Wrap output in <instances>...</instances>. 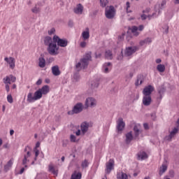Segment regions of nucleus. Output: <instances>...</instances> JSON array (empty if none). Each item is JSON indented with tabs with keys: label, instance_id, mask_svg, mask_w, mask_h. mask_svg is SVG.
I'll return each instance as SVG.
<instances>
[{
	"label": "nucleus",
	"instance_id": "bb28decb",
	"mask_svg": "<svg viewBox=\"0 0 179 179\" xmlns=\"http://www.w3.org/2000/svg\"><path fill=\"white\" fill-rule=\"evenodd\" d=\"M134 131L135 138H138V136H139L141 132V129L139 128V125L134 126Z\"/></svg>",
	"mask_w": 179,
	"mask_h": 179
},
{
	"label": "nucleus",
	"instance_id": "37998d69",
	"mask_svg": "<svg viewBox=\"0 0 179 179\" xmlns=\"http://www.w3.org/2000/svg\"><path fill=\"white\" fill-rule=\"evenodd\" d=\"M158 93L159 94V99H163V94L164 93V88H161L160 90H159Z\"/></svg>",
	"mask_w": 179,
	"mask_h": 179
},
{
	"label": "nucleus",
	"instance_id": "864d4df0",
	"mask_svg": "<svg viewBox=\"0 0 179 179\" xmlns=\"http://www.w3.org/2000/svg\"><path fill=\"white\" fill-rule=\"evenodd\" d=\"M164 33L165 34H169V25L165 26V30H164Z\"/></svg>",
	"mask_w": 179,
	"mask_h": 179
},
{
	"label": "nucleus",
	"instance_id": "c85d7f7f",
	"mask_svg": "<svg viewBox=\"0 0 179 179\" xmlns=\"http://www.w3.org/2000/svg\"><path fill=\"white\" fill-rule=\"evenodd\" d=\"M151 43H152V38H147L140 41V45L143 46V45H145V44H150Z\"/></svg>",
	"mask_w": 179,
	"mask_h": 179
},
{
	"label": "nucleus",
	"instance_id": "0e129e2a",
	"mask_svg": "<svg viewBox=\"0 0 179 179\" xmlns=\"http://www.w3.org/2000/svg\"><path fill=\"white\" fill-rule=\"evenodd\" d=\"M95 57H96V58H100L101 57V55L100 53H98V54L96 53Z\"/></svg>",
	"mask_w": 179,
	"mask_h": 179
},
{
	"label": "nucleus",
	"instance_id": "4be33fe9",
	"mask_svg": "<svg viewBox=\"0 0 179 179\" xmlns=\"http://www.w3.org/2000/svg\"><path fill=\"white\" fill-rule=\"evenodd\" d=\"M52 73L54 76H59L61 75V71H59V67L58 66H54L52 67Z\"/></svg>",
	"mask_w": 179,
	"mask_h": 179
},
{
	"label": "nucleus",
	"instance_id": "20e7f679",
	"mask_svg": "<svg viewBox=\"0 0 179 179\" xmlns=\"http://www.w3.org/2000/svg\"><path fill=\"white\" fill-rule=\"evenodd\" d=\"M115 12V8H114L113 6H106L105 10V16L107 19H114Z\"/></svg>",
	"mask_w": 179,
	"mask_h": 179
},
{
	"label": "nucleus",
	"instance_id": "c756f323",
	"mask_svg": "<svg viewBox=\"0 0 179 179\" xmlns=\"http://www.w3.org/2000/svg\"><path fill=\"white\" fill-rule=\"evenodd\" d=\"M38 66L40 68H45V59L44 57H39L38 59Z\"/></svg>",
	"mask_w": 179,
	"mask_h": 179
},
{
	"label": "nucleus",
	"instance_id": "f704fd0d",
	"mask_svg": "<svg viewBox=\"0 0 179 179\" xmlns=\"http://www.w3.org/2000/svg\"><path fill=\"white\" fill-rule=\"evenodd\" d=\"M142 83H143V77L138 76L135 83L136 86H140V85H142Z\"/></svg>",
	"mask_w": 179,
	"mask_h": 179
},
{
	"label": "nucleus",
	"instance_id": "774afa93",
	"mask_svg": "<svg viewBox=\"0 0 179 179\" xmlns=\"http://www.w3.org/2000/svg\"><path fill=\"white\" fill-rule=\"evenodd\" d=\"M16 87H17L16 84H13V85H12V89H16Z\"/></svg>",
	"mask_w": 179,
	"mask_h": 179
},
{
	"label": "nucleus",
	"instance_id": "7ed1b4c3",
	"mask_svg": "<svg viewBox=\"0 0 179 179\" xmlns=\"http://www.w3.org/2000/svg\"><path fill=\"white\" fill-rule=\"evenodd\" d=\"M85 108V106H83V103L79 102L77 103L73 108L71 110H69L68 112L69 115H73V114H79L83 111V109Z\"/></svg>",
	"mask_w": 179,
	"mask_h": 179
},
{
	"label": "nucleus",
	"instance_id": "2f4dec72",
	"mask_svg": "<svg viewBox=\"0 0 179 179\" xmlns=\"http://www.w3.org/2000/svg\"><path fill=\"white\" fill-rule=\"evenodd\" d=\"M157 70L158 71V72H161V73H163V72L166 71V66H164V64H158L157 66Z\"/></svg>",
	"mask_w": 179,
	"mask_h": 179
},
{
	"label": "nucleus",
	"instance_id": "6e6552de",
	"mask_svg": "<svg viewBox=\"0 0 179 179\" xmlns=\"http://www.w3.org/2000/svg\"><path fill=\"white\" fill-rule=\"evenodd\" d=\"M15 82H16V77L12 74L6 76L3 78L4 85H11V83H15Z\"/></svg>",
	"mask_w": 179,
	"mask_h": 179
},
{
	"label": "nucleus",
	"instance_id": "e433bc0d",
	"mask_svg": "<svg viewBox=\"0 0 179 179\" xmlns=\"http://www.w3.org/2000/svg\"><path fill=\"white\" fill-rule=\"evenodd\" d=\"M105 57L106 59H113V53L111 52V50L106 51Z\"/></svg>",
	"mask_w": 179,
	"mask_h": 179
},
{
	"label": "nucleus",
	"instance_id": "cd10ccee",
	"mask_svg": "<svg viewBox=\"0 0 179 179\" xmlns=\"http://www.w3.org/2000/svg\"><path fill=\"white\" fill-rule=\"evenodd\" d=\"M54 43H52V38H51V37L50 36H46L44 39V44L45 45H48L50 46V44H53Z\"/></svg>",
	"mask_w": 179,
	"mask_h": 179
},
{
	"label": "nucleus",
	"instance_id": "ddd939ff",
	"mask_svg": "<svg viewBox=\"0 0 179 179\" xmlns=\"http://www.w3.org/2000/svg\"><path fill=\"white\" fill-rule=\"evenodd\" d=\"M155 90V87L152 85L145 87L143 90V96H151L152 92Z\"/></svg>",
	"mask_w": 179,
	"mask_h": 179
},
{
	"label": "nucleus",
	"instance_id": "423d86ee",
	"mask_svg": "<svg viewBox=\"0 0 179 179\" xmlns=\"http://www.w3.org/2000/svg\"><path fill=\"white\" fill-rule=\"evenodd\" d=\"M53 42L57 43L59 47L65 48L68 45V41L66 39H62L57 35L53 36Z\"/></svg>",
	"mask_w": 179,
	"mask_h": 179
},
{
	"label": "nucleus",
	"instance_id": "5fc2aeb1",
	"mask_svg": "<svg viewBox=\"0 0 179 179\" xmlns=\"http://www.w3.org/2000/svg\"><path fill=\"white\" fill-rule=\"evenodd\" d=\"M141 17L142 20H146L148 19V16L145 14L141 15Z\"/></svg>",
	"mask_w": 179,
	"mask_h": 179
},
{
	"label": "nucleus",
	"instance_id": "a211bd4d",
	"mask_svg": "<svg viewBox=\"0 0 179 179\" xmlns=\"http://www.w3.org/2000/svg\"><path fill=\"white\" fill-rule=\"evenodd\" d=\"M89 122H84L80 124L81 135H85L89 131Z\"/></svg>",
	"mask_w": 179,
	"mask_h": 179
},
{
	"label": "nucleus",
	"instance_id": "e2e57ef3",
	"mask_svg": "<svg viewBox=\"0 0 179 179\" xmlns=\"http://www.w3.org/2000/svg\"><path fill=\"white\" fill-rule=\"evenodd\" d=\"M38 148H40V142L36 143V147L34 148V149H37Z\"/></svg>",
	"mask_w": 179,
	"mask_h": 179
},
{
	"label": "nucleus",
	"instance_id": "f8f14e48",
	"mask_svg": "<svg viewBox=\"0 0 179 179\" xmlns=\"http://www.w3.org/2000/svg\"><path fill=\"white\" fill-rule=\"evenodd\" d=\"M4 61L7 62V64L9 65L10 69H15V58L10 57H5Z\"/></svg>",
	"mask_w": 179,
	"mask_h": 179
},
{
	"label": "nucleus",
	"instance_id": "de8ad7c7",
	"mask_svg": "<svg viewBox=\"0 0 179 179\" xmlns=\"http://www.w3.org/2000/svg\"><path fill=\"white\" fill-rule=\"evenodd\" d=\"M10 84H5V89L7 92V93H9L10 91V87L9 86Z\"/></svg>",
	"mask_w": 179,
	"mask_h": 179
},
{
	"label": "nucleus",
	"instance_id": "dca6fc26",
	"mask_svg": "<svg viewBox=\"0 0 179 179\" xmlns=\"http://www.w3.org/2000/svg\"><path fill=\"white\" fill-rule=\"evenodd\" d=\"M83 9H85L83 5H82L81 3H78L73 8V12L74 13H76V15H82L83 13Z\"/></svg>",
	"mask_w": 179,
	"mask_h": 179
},
{
	"label": "nucleus",
	"instance_id": "052dcab7",
	"mask_svg": "<svg viewBox=\"0 0 179 179\" xmlns=\"http://www.w3.org/2000/svg\"><path fill=\"white\" fill-rule=\"evenodd\" d=\"M69 26L70 27H72L73 26V21H69Z\"/></svg>",
	"mask_w": 179,
	"mask_h": 179
},
{
	"label": "nucleus",
	"instance_id": "aec40b11",
	"mask_svg": "<svg viewBox=\"0 0 179 179\" xmlns=\"http://www.w3.org/2000/svg\"><path fill=\"white\" fill-rule=\"evenodd\" d=\"M48 171L54 174V176H58V169H56L52 164L48 165Z\"/></svg>",
	"mask_w": 179,
	"mask_h": 179
},
{
	"label": "nucleus",
	"instance_id": "39448f33",
	"mask_svg": "<svg viewBox=\"0 0 179 179\" xmlns=\"http://www.w3.org/2000/svg\"><path fill=\"white\" fill-rule=\"evenodd\" d=\"M59 50V48L57 47L56 42L50 44V46H48L47 48L48 52L50 55H58V54H59V52L58 51Z\"/></svg>",
	"mask_w": 179,
	"mask_h": 179
},
{
	"label": "nucleus",
	"instance_id": "58836bf2",
	"mask_svg": "<svg viewBox=\"0 0 179 179\" xmlns=\"http://www.w3.org/2000/svg\"><path fill=\"white\" fill-rule=\"evenodd\" d=\"M129 8H131V4L129 3V1H127L126 3V12L127 13H131L132 10H129Z\"/></svg>",
	"mask_w": 179,
	"mask_h": 179
},
{
	"label": "nucleus",
	"instance_id": "ea45409f",
	"mask_svg": "<svg viewBox=\"0 0 179 179\" xmlns=\"http://www.w3.org/2000/svg\"><path fill=\"white\" fill-rule=\"evenodd\" d=\"M101 2V6L102 8H106L107 5L108 4V0H100Z\"/></svg>",
	"mask_w": 179,
	"mask_h": 179
},
{
	"label": "nucleus",
	"instance_id": "49530a36",
	"mask_svg": "<svg viewBox=\"0 0 179 179\" xmlns=\"http://www.w3.org/2000/svg\"><path fill=\"white\" fill-rule=\"evenodd\" d=\"M70 140H71V142H78V140H76V136L73 134H71L70 136Z\"/></svg>",
	"mask_w": 179,
	"mask_h": 179
},
{
	"label": "nucleus",
	"instance_id": "b1692460",
	"mask_svg": "<svg viewBox=\"0 0 179 179\" xmlns=\"http://www.w3.org/2000/svg\"><path fill=\"white\" fill-rule=\"evenodd\" d=\"M30 156H31V154L30 153L29 151L27 152V155H24V159H22V164L24 166V167H27V165L26 164H27V162H29L27 159H29Z\"/></svg>",
	"mask_w": 179,
	"mask_h": 179
},
{
	"label": "nucleus",
	"instance_id": "c9c22d12",
	"mask_svg": "<svg viewBox=\"0 0 179 179\" xmlns=\"http://www.w3.org/2000/svg\"><path fill=\"white\" fill-rule=\"evenodd\" d=\"M117 179H128V176L123 172H120L117 173Z\"/></svg>",
	"mask_w": 179,
	"mask_h": 179
},
{
	"label": "nucleus",
	"instance_id": "9b49d317",
	"mask_svg": "<svg viewBox=\"0 0 179 179\" xmlns=\"http://www.w3.org/2000/svg\"><path fill=\"white\" fill-rule=\"evenodd\" d=\"M125 128V122H124V119L122 117H119L117 121V131L118 133L123 131Z\"/></svg>",
	"mask_w": 179,
	"mask_h": 179
},
{
	"label": "nucleus",
	"instance_id": "3c124183",
	"mask_svg": "<svg viewBox=\"0 0 179 179\" xmlns=\"http://www.w3.org/2000/svg\"><path fill=\"white\" fill-rule=\"evenodd\" d=\"M73 78H74L76 82H78V80L79 79H80V77L79 76V74H75Z\"/></svg>",
	"mask_w": 179,
	"mask_h": 179
},
{
	"label": "nucleus",
	"instance_id": "bf43d9fd",
	"mask_svg": "<svg viewBox=\"0 0 179 179\" xmlns=\"http://www.w3.org/2000/svg\"><path fill=\"white\" fill-rule=\"evenodd\" d=\"M143 127L145 129H149V124H148V123H144Z\"/></svg>",
	"mask_w": 179,
	"mask_h": 179
},
{
	"label": "nucleus",
	"instance_id": "338daca9",
	"mask_svg": "<svg viewBox=\"0 0 179 179\" xmlns=\"http://www.w3.org/2000/svg\"><path fill=\"white\" fill-rule=\"evenodd\" d=\"M13 134H15V131L13 129L10 131V135L12 136V135H13Z\"/></svg>",
	"mask_w": 179,
	"mask_h": 179
},
{
	"label": "nucleus",
	"instance_id": "f257e3e1",
	"mask_svg": "<svg viewBox=\"0 0 179 179\" xmlns=\"http://www.w3.org/2000/svg\"><path fill=\"white\" fill-rule=\"evenodd\" d=\"M48 93H50V87L48 85H45L36 90L34 93L29 92L27 101L28 103H34V101L40 100V99L43 97V94H48Z\"/></svg>",
	"mask_w": 179,
	"mask_h": 179
},
{
	"label": "nucleus",
	"instance_id": "72a5a7b5",
	"mask_svg": "<svg viewBox=\"0 0 179 179\" xmlns=\"http://www.w3.org/2000/svg\"><path fill=\"white\" fill-rule=\"evenodd\" d=\"M13 165V159H10L7 164L5 165L4 169L6 170V171H8V170H9L10 169V167H12V166Z\"/></svg>",
	"mask_w": 179,
	"mask_h": 179
},
{
	"label": "nucleus",
	"instance_id": "6e6d98bb",
	"mask_svg": "<svg viewBox=\"0 0 179 179\" xmlns=\"http://www.w3.org/2000/svg\"><path fill=\"white\" fill-rule=\"evenodd\" d=\"M43 83V80L39 79L36 83V85H37V86H40V85H41Z\"/></svg>",
	"mask_w": 179,
	"mask_h": 179
},
{
	"label": "nucleus",
	"instance_id": "f3484780",
	"mask_svg": "<svg viewBox=\"0 0 179 179\" xmlns=\"http://www.w3.org/2000/svg\"><path fill=\"white\" fill-rule=\"evenodd\" d=\"M143 104L146 107L150 106V104H152V96L143 95Z\"/></svg>",
	"mask_w": 179,
	"mask_h": 179
},
{
	"label": "nucleus",
	"instance_id": "13d9d810",
	"mask_svg": "<svg viewBox=\"0 0 179 179\" xmlns=\"http://www.w3.org/2000/svg\"><path fill=\"white\" fill-rule=\"evenodd\" d=\"M82 134V132H80V129H78L77 131H76V135L77 136H80V135Z\"/></svg>",
	"mask_w": 179,
	"mask_h": 179
},
{
	"label": "nucleus",
	"instance_id": "a19ab883",
	"mask_svg": "<svg viewBox=\"0 0 179 179\" xmlns=\"http://www.w3.org/2000/svg\"><path fill=\"white\" fill-rule=\"evenodd\" d=\"M158 15H159V13L155 11V13H153L152 15H148V17L149 20H150L152 17H157Z\"/></svg>",
	"mask_w": 179,
	"mask_h": 179
},
{
	"label": "nucleus",
	"instance_id": "4d7b16f0",
	"mask_svg": "<svg viewBox=\"0 0 179 179\" xmlns=\"http://www.w3.org/2000/svg\"><path fill=\"white\" fill-rule=\"evenodd\" d=\"M92 87H93V89H94V87H99V83H92Z\"/></svg>",
	"mask_w": 179,
	"mask_h": 179
},
{
	"label": "nucleus",
	"instance_id": "4468645a",
	"mask_svg": "<svg viewBox=\"0 0 179 179\" xmlns=\"http://www.w3.org/2000/svg\"><path fill=\"white\" fill-rule=\"evenodd\" d=\"M106 173L110 174L111 173V170L114 169V161L113 159H110L108 162L106 164Z\"/></svg>",
	"mask_w": 179,
	"mask_h": 179
},
{
	"label": "nucleus",
	"instance_id": "603ef678",
	"mask_svg": "<svg viewBox=\"0 0 179 179\" xmlns=\"http://www.w3.org/2000/svg\"><path fill=\"white\" fill-rule=\"evenodd\" d=\"M80 47H81L82 48H85V47H86V42L83 41L80 43Z\"/></svg>",
	"mask_w": 179,
	"mask_h": 179
},
{
	"label": "nucleus",
	"instance_id": "2eb2a0df",
	"mask_svg": "<svg viewBox=\"0 0 179 179\" xmlns=\"http://www.w3.org/2000/svg\"><path fill=\"white\" fill-rule=\"evenodd\" d=\"M166 0H163L161 3H157L155 6V11L158 13V15H160V10H162V9H164L166 8Z\"/></svg>",
	"mask_w": 179,
	"mask_h": 179
},
{
	"label": "nucleus",
	"instance_id": "4c0bfd02",
	"mask_svg": "<svg viewBox=\"0 0 179 179\" xmlns=\"http://www.w3.org/2000/svg\"><path fill=\"white\" fill-rule=\"evenodd\" d=\"M89 164H90L89 161L87 159H85L81 163V167L82 169H87V167H89Z\"/></svg>",
	"mask_w": 179,
	"mask_h": 179
},
{
	"label": "nucleus",
	"instance_id": "0eeeda50",
	"mask_svg": "<svg viewBox=\"0 0 179 179\" xmlns=\"http://www.w3.org/2000/svg\"><path fill=\"white\" fill-rule=\"evenodd\" d=\"M85 108H89V107L93 108L97 106V101L93 97H88L85 100Z\"/></svg>",
	"mask_w": 179,
	"mask_h": 179
},
{
	"label": "nucleus",
	"instance_id": "393cba45",
	"mask_svg": "<svg viewBox=\"0 0 179 179\" xmlns=\"http://www.w3.org/2000/svg\"><path fill=\"white\" fill-rule=\"evenodd\" d=\"M70 179H82V173L75 171L71 176Z\"/></svg>",
	"mask_w": 179,
	"mask_h": 179
},
{
	"label": "nucleus",
	"instance_id": "1a4fd4ad",
	"mask_svg": "<svg viewBox=\"0 0 179 179\" xmlns=\"http://www.w3.org/2000/svg\"><path fill=\"white\" fill-rule=\"evenodd\" d=\"M143 29H145V27L143 25H139L138 27L136 26H133L131 28V31L134 34V36H139L140 32L139 31H143Z\"/></svg>",
	"mask_w": 179,
	"mask_h": 179
},
{
	"label": "nucleus",
	"instance_id": "a18cd8bd",
	"mask_svg": "<svg viewBox=\"0 0 179 179\" xmlns=\"http://www.w3.org/2000/svg\"><path fill=\"white\" fill-rule=\"evenodd\" d=\"M32 12L33 13H38V12H40V8L37 7V6H36L34 8H32Z\"/></svg>",
	"mask_w": 179,
	"mask_h": 179
},
{
	"label": "nucleus",
	"instance_id": "a878e982",
	"mask_svg": "<svg viewBox=\"0 0 179 179\" xmlns=\"http://www.w3.org/2000/svg\"><path fill=\"white\" fill-rule=\"evenodd\" d=\"M148 159V154L145 152H140L138 153V160H145Z\"/></svg>",
	"mask_w": 179,
	"mask_h": 179
},
{
	"label": "nucleus",
	"instance_id": "5701e85b",
	"mask_svg": "<svg viewBox=\"0 0 179 179\" xmlns=\"http://www.w3.org/2000/svg\"><path fill=\"white\" fill-rule=\"evenodd\" d=\"M132 139H134V136L132 135V131H130L126 134V143L129 145L132 142Z\"/></svg>",
	"mask_w": 179,
	"mask_h": 179
},
{
	"label": "nucleus",
	"instance_id": "c03bdc74",
	"mask_svg": "<svg viewBox=\"0 0 179 179\" xmlns=\"http://www.w3.org/2000/svg\"><path fill=\"white\" fill-rule=\"evenodd\" d=\"M7 101H8L10 104L13 103V98L12 97V94H8L7 96Z\"/></svg>",
	"mask_w": 179,
	"mask_h": 179
},
{
	"label": "nucleus",
	"instance_id": "473e14b6",
	"mask_svg": "<svg viewBox=\"0 0 179 179\" xmlns=\"http://www.w3.org/2000/svg\"><path fill=\"white\" fill-rule=\"evenodd\" d=\"M167 171V165L166 164V163L162 164V166L160 167L159 169V174H163L164 173H166V171Z\"/></svg>",
	"mask_w": 179,
	"mask_h": 179
},
{
	"label": "nucleus",
	"instance_id": "680f3d73",
	"mask_svg": "<svg viewBox=\"0 0 179 179\" xmlns=\"http://www.w3.org/2000/svg\"><path fill=\"white\" fill-rule=\"evenodd\" d=\"M155 62L156 64H160L162 62V59H157Z\"/></svg>",
	"mask_w": 179,
	"mask_h": 179
},
{
	"label": "nucleus",
	"instance_id": "7c9ffc66",
	"mask_svg": "<svg viewBox=\"0 0 179 179\" xmlns=\"http://www.w3.org/2000/svg\"><path fill=\"white\" fill-rule=\"evenodd\" d=\"M110 65H111V63L108 62V63H105L103 66V71L104 72V73H108V72H110V69L108 66H110Z\"/></svg>",
	"mask_w": 179,
	"mask_h": 179
},
{
	"label": "nucleus",
	"instance_id": "09e8293b",
	"mask_svg": "<svg viewBox=\"0 0 179 179\" xmlns=\"http://www.w3.org/2000/svg\"><path fill=\"white\" fill-rule=\"evenodd\" d=\"M55 33V28H52L50 30L48 31L49 36L51 34H54Z\"/></svg>",
	"mask_w": 179,
	"mask_h": 179
},
{
	"label": "nucleus",
	"instance_id": "9d476101",
	"mask_svg": "<svg viewBox=\"0 0 179 179\" xmlns=\"http://www.w3.org/2000/svg\"><path fill=\"white\" fill-rule=\"evenodd\" d=\"M136 51H138V48L135 46L126 48L124 57H131L133 54H135Z\"/></svg>",
	"mask_w": 179,
	"mask_h": 179
},
{
	"label": "nucleus",
	"instance_id": "f03ea898",
	"mask_svg": "<svg viewBox=\"0 0 179 179\" xmlns=\"http://www.w3.org/2000/svg\"><path fill=\"white\" fill-rule=\"evenodd\" d=\"M92 55L90 53H87L85 57L81 59L80 62L76 65V68L78 69V71H80V69H85V68H87V65H89V61H90Z\"/></svg>",
	"mask_w": 179,
	"mask_h": 179
},
{
	"label": "nucleus",
	"instance_id": "69168bd1",
	"mask_svg": "<svg viewBox=\"0 0 179 179\" xmlns=\"http://www.w3.org/2000/svg\"><path fill=\"white\" fill-rule=\"evenodd\" d=\"M23 173H24V168L21 169L20 174H23Z\"/></svg>",
	"mask_w": 179,
	"mask_h": 179
},
{
	"label": "nucleus",
	"instance_id": "6ab92c4d",
	"mask_svg": "<svg viewBox=\"0 0 179 179\" xmlns=\"http://www.w3.org/2000/svg\"><path fill=\"white\" fill-rule=\"evenodd\" d=\"M178 127L173 128V129L170 132V134L166 137V141H171V139H173L178 132Z\"/></svg>",
	"mask_w": 179,
	"mask_h": 179
},
{
	"label": "nucleus",
	"instance_id": "79ce46f5",
	"mask_svg": "<svg viewBox=\"0 0 179 179\" xmlns=\"http://www.w3.org/2000/svg\"><path fill=\"white\" fill-rule=\"evenodd\" d=\"M34 152L35 153L34 160H37V157H38V155H40V150H38L37 148H34Z\"/></svg>",
	"mask_w": 179,
	"mask_h": 179
},
{
	"label": "nucleus",
	"instance_id": "412c9836",
	"mask_svg": "<svg viewBox=\"0 0 179 179\" xmlns=\"http://www.w3.org/2000/svg\"><path fill=\"white\" fill-rule=\"evenodd\" d=\"M82 37L85 41L89 40V38H90V32L89 31V28H86L85 31H83Z\"/></svg>",
	"mask_w": 179,
	"mask_h": 179
},
{
	"label": "nucleus",
	"instance_id": "8fccbe9b",
	"mask_svg": "<svg viewBox=\"0 0 179 179\" xmlns=\"http://www.w3.org/2000/svg\"><path fill=\"white\" fill-rule=\"evenodd\" d=\"M134 76V72H130L129 75L126 76L127 79H132Z\"/></svg>",
	"mask_w": 179,
	"mask_h": 179
}]
</instances>
